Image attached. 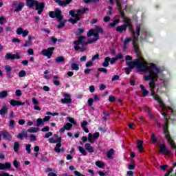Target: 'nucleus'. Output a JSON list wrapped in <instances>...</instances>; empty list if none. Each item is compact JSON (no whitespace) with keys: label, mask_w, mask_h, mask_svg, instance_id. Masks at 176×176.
<instances>
[{"label":"nucleus","mask_w":176,"mask_h":176,"mask_svg":"<svg viewBox=\"0 0 176 176\" xmlns=\"http://www.w3.org/2000/svg\"><path fill=\"white\" fill-rule=\"evenodd\" d=\"M133 46L135 50V53H136L137 59L131 61V60H133V57H131L130 55L126 56L125 60L126 61V65H128L131 69H133V68L136 67L138 71L144 72V74H146L144 76V80H151V82L148 83V86L151 96L153 97L155 101L159 102L160 106L162 109V115L163 116H166L168 112L167 108L168 107H166L164 103H163V101H162V99L159 97V96H157V94H156L155 90L157 91L159 89H156V84L155 83V82L157 81V79H159V75L162 74V69H160L159 67H157L156 65L153 63L148 65V63L144 60V58H142V56H141V54H140L138 40L136 38H134L133 40Z\"/></svg>","instance_id":"obj_1"},{"label":"nucleus","mask_w":176,"mask_h":176,"mask_svg":"<svg viewBox=\"0 0 176 176\" xmlns=\"http://www.w3.org/2000/svg\"><path fill=\"white\" fill-rule=\"evenodd\" d=\"M98 34H104V30H102V28L100 26H96L95 29H91L87 33V36L90 37L93 35L94 36V38H91L87 41L86 39V36H80L78 38V41H74V50H79L80 49L79 45H82V46H87L89 43H94V42H97L99 38Z\"/></svg>","instance_id":"obj_2"},{"label":"nucleus","mask_w":176,"mask_h":176,"mask_svg":"<svg viewBox=\"0 0 176 176\" xmlns=\"http://www.w3.org/2000/svg\"><path fill=\"white\" fill-rule=\"evenodd\" d=\"M86 12H89V8H84L82 10H77L76 11L70 10L69 14L73 18L69 19V23L72 24H76L79 20H80V16L82 14H85Z\"/></svg>","instance_id":"obj_3"},{"label":"nucleus","mask_w":176,"mask_h":176,"mask_svg":"<svg viewBox=\"0 0 176 176\" xmlns=\"http://www.w3.org/2000/svg\"><path fill=\"white\" fill-rule=\"evenodd\" d=\"M140 30H141V28L140 27V25H136V34H137V37H135V32H134V30H132V35H133V38H126L124 41V45H123V49L124 51L126 52V49H127V45H129V43H130V41L134 40V38H135L136 39L138 40V36H140Z\"/></svg>","instance_id":"obj_4"},{"label":"nucleus","mask_w":176,"mask_h":176,"mask_svg":"<svg viewBox=\"0 0 176 176\" xmlns=\"http://www.w3.org/2000/svg\"><path fill=\"white\" fill-rule=\"evenodd\" d=\"M123 19H124V23L126 25L118 26L116 29V31H117V32H122L123 31H126L127 30V27H129L130 30L132 32L133 30H131V21L130 20V19L126 16H123Z\"/></svg>","instance_id":"obj_5"},{"label":"nucleus","mask_w":176,"mask_h":176,"mask_svg":"<svg viewBox=\"0 0 176 176\" xmlns=\"http://www.w3.org/2000/svg\"><path fill=\"white\" fill-rule=\"evenodd\" d=\"M168 126L167 125V118H166L165 124L163 125L164 133L165 134V137L168 144H170V146H172V148H175V143L174 142V140H171V138L170 137V133H168Z\"/></svg>","instance_id":"obj_6"},{"label":"nucleus","mask_w":176,"mask_h":176,"mask_svg":"<svg viewBox=\"0 0 176 176\" xmlns=\"http://www.w3.org/2000/svg\"><path fill=\"white\" fill-rule=\"evenodd\" d=\"M50 17H52V19H54V17H56L58 21H61V20H63L61 10L56 9L55 12L53 11L50 12Z\"/></svg>","instance_id":"obj_7"},{"label":"nucleus","mask_w":176,"mask_h":176,"mask_svg":"<svg viewBox=\"0 0 176 176\" xmlns=\"http://www.w3.org/2000/svg\"><path fill=\"white\" fill-rule=\"evenodd\" d=\"M54 50V47H49L48 49H44L41 51V54L43 56H45L48 58H52V56L53 54V51Z\"/></svg>","instance_id":"obj_8"},{"label":"nucleus","mask_w":176,"mask_h":176,"mask_svg":"<svg viewBox=\"0 0 176 176\" xmlns=\"http://www.w3.org/2000/svg\"><path fill=\"white\" fill-rule=\"evenodd\" d=\"M5 58L6 60H20V58H21V56H20V54L17 52L16 54L7 53L5 55Z\"/></svg>","instance_id":"obj_9"},{"label":"nucleus","mask_w":176,"mask_h":176,"mask_svg":"<svg viewBox=\"0 0 176 176\" xmlns=\"http://www.w3.org/2000/svg\"><path fill=\"white\" fill-rule=\"evenodd\" d=\"M64 98H62L60 102L62 104H71L72 102V99L71 98V95L67 93L63 94Z\"/></svg>","instance_id":"obj_10"},{"label":"nucleus","mask_w":176,"mask_h":176,"mask_svg":"<svg viewBox=\"0 0 176 176\" xmlns=\"http://www.w3.org/2000/svg\"><path fill=\"white\" fill-rule=\"evenodd\" d=\"M99 137H100V133L98 132H96L93 135L91 134V133H89L88 134V141L89 142L93 143L96 141V140H98Z\"/></svg>","instance_id":"obj_11"},{"label":"nucleus","mask_w":176,"mask_h":176,"mask_svg":"<svg viewBox=\"0 0 176 176\" xmlns=\"http://www.w3.org/2000/svg\"><path fill=\"white\" fill-rule=\"evenodd\" d=\"M16 35H22L23 38H25L30 34V31L23 29L22 28H18L16 29Z\"/></svg>","instance_id":"obj_12"},{"label":"nucleus","mask_w":176,"mask_h":176,"mask_svg":"<svg viewBox=\"0 0 176 176\" xmlns=\"http://www.w3.org/2000/svg\"><path fill=\"white\" fill-rule=\"evenodd\" d=\"M49 142L50 144H58L61 142V138L58 137L56 134H54L52 138L49 139Z\"/></svg>","instance_id":"obj_13"},{"label":"nucleus","mask_w":176,"mask_h":176,"mask_svg":"<svg viewBox=\"0 0 176 176\" xmlns=\"http://www.w3.org/2000/svg\"><path fill=\"white\" fill-rule=\"evenodd\" d=\"M36 10L38 11V14H41L42 12H43V8H45V3H39L37 1V4H36Z\"/></svg>","instance_id":"obj_14"},{"label":"nucleus","mask_w":176,"mask_h":176,"mask_svg":"<svg viewBox=\"0 0 176 176\" xmlns=\"http://www.w3.org/2000/svg\"><path fill=\"white\" fill-rule=\"evenodd\" d=\"M10 168H12L10 162H6L4 164L0 162V170H10Z\"/></svg>","instance_id":"obj_15"},{"label":"nucleus","mask_w":176,"mask_h":176,"mask_svg":"<svg viewBox=\"0 0 176 176\" xmlns=\"http://www.w3.org/2000/svg\"><path fill=\"white\" fill-rule=\"evenodd\" d=\"M56 3L59 5V6H67V5H69L71 2H72V0H65V1H61V0H54Z\"/></svg>","instance_id":"obj_16"},{"label":"nucleus","mask_w":176,"mask_h":176,"mask_svg":"<svg viewBox=\"0 0 176 176\" xmlns=\"http://www.w3.org/2000/svg\"><path fill=\"white\" fill-rule=\"evenodd\" d=\"M26 5L28 8H34L36 5H38V1L36 0H26Z\"/></svg>","instance_id":"obj_17"},{"label":"nucleus","mask_w":176,"mask_h":176,"mask_svg":"<svg viewBox=\"0 0 176 176\" xmlns=\"http://www.w3.org/2000/svg\"><path fill=\"white\" fill-rule=\"evenodd\" d=\"M85 151L89 152V153H93L94 152V147H93V146L89 143H86L85 144Z\"/></svg>","instance_id":"obj_18"},{"label":"nucleus","mask_w":176,"mask_h":176,"mask_svg":"<svg viewBox=\"0 0 176 176\" xmlns=\"http://www.w3.org/2000/svg\"><path fill=\"white\" fill-rule=\"evenodd\" d=\"M10 105L12 107H20L21 105H24V102H21L19 100H11L10 102Z\"/></svg>","instance_id":"obj_19"},{"label":"nucleus","mask_w":176,"mask_h":176,"mask_svg":"<svg viewBox=\"0 0 176 176\" xmlns=\"http://www.w3.org/2000/svg\"><path fill=\"white\" fill-rule=\"evenodd\" d=\"M119 12H122V3H126L127 0H116Z\"/></svg>","instance_id":"obj_20"},{"label":"nucleus","mask_w":176,"mask_h":176,"mask_svg":"<svg viewBox=\"0 0 176 176\" xmlns=\"http://www.w3.org/2000/svg\"><path fill=\"white\" fill-rule=\"evenodd\" d=\"M160 151L161 153H164V155H170L169 151L166 148V146L164 144H161L160 146Z\"/></svg>","instance_id":"obj_21"},{"label":"nucleus","mask_w":176,"mask_h":176,"mask_svg":"<svg viewBox=\"0 0 176 176\" xmlns=\"http://www.w3.org/2000/svg\"><path fill=\"white\" fill-rule=\"evenodd\" d=\"M8 113V105L6 104H3V107L0 109V115L3 116Z\"/></svg>","instance_id":"obj_22"},{"label":"nucleus","mask_w":176,"mask_h":176,"mask_svg":"<svg viewBox=\"0 0 176 176\" xmlns=\"http://www.w3.org/2000/svg\"><path fill=\"white\" fill-rule=\"evenodd\" d=\"M1 135L3 136V138L4 140H12V135H10V134H9V132L6 131H3L1 133Z\"/></svg>","instance_id":"obj_23"},{"label":"nucleus","mask_w":176,"mask_h":176,"mask_svg":"<svg viewBox=\"0 0 176 176\" xmlns=\"http://www.w3.org/2000/svg\"><path fill=\"white\" fill-rule=\"evenodd\" d=\"M27 137H28L27 132L23 131L19 133L16 138H19V140H24V138H27Z\"/></svg>","instance_id":"obj_24"},{"label":"nucleus","mask_w":176,"mask_h":176,"mask_svg":"<svg viewBox=\"0 0 176 176\" xmlns=\"http://www.w3.org/2000/svg\"><path fill=\"white\" fill-rule=\"evenodd\" d=\"M140 87L142 91V97H146V96H148V94H149V91L148 90H146L145 89V87H144V85H140Z\"/></svg>","instance_id":"obj_25"},{"label":"nucleus","mask_w":176,"mask_h":176,"mask_svg":"<svg viewBox=\"0 0 176 176\" xmlns=\"http://www.w3.org/2000/svg\"><path fill=\"white\" fill-rule=\"evenodd\" d=\"M143 144L144 142L142 140H138V149L140 153L144 151V147H142Z\"/></svg>","instance_id":"obj_26"},{"label":"nucleus","mask_w":176,"mask_h":176,"mask_svg":"<svg viewBox=\"0 0 176 176\" xmlns=\"http://www.w3.org/2000/svg\"><path fill=\"white\" fill-rule=\"evenodd\" d=\"M87 124H88L87 121H82V122L81 123V127L84 130V131L86 133H89V129H87V127H86V126H87Z\"/></svg>","instance_id":"obj_27"},{"label":"nucleus","mask_w":176,"mask_h":176,"mask_svg":"<svg viewBox=\"0 0 176 176\" xmlns=\"http://www.w3.org/2000/svg\"><path fill=\"white\" fill-rule=\"evenodd\" d=\"M113 153H115V150L113 148H111L109 151L107 153V157L108 159H112V156H113Z\"/></svg>","instance_id":"obj_28"},{"label":"nucleus","mask_w":176,"mask_h":176,"mask_svg":"<svg viewBox=\"0 0 176 176\" xmlns=\"http://www.w3.org/2000/svg\"><path fill=\"white\" fill-rule=\"evenodd\" d=\"M109 61H111V58L106 57L104 58V63L102 64V67H107L109 66Z\"/></svg>","instance_id":"obj_29"},{"label":"nucleus","mask_w":176,"mask_h":176,"mask_svg":"<svg viewBox=\"0 0 176 176\" xmlns=\"http://www.w3.org/2000/svg\"><path fill=\"white\" fill-rule=\"evenodd\" d=\"M61 143H57L55 148H54V152H56V153H60L61 152Z\"/></svg>","instance_id":"obj_30"},{"label":"nucleus","mask_w":176,"mask_h":176,"mask_svg":"<svg viewBox=\"0 0 176 176\" xmlns=\"http://www.w3.org/2000/svg\"><path fill=\"white\" fill-rule=\"evenodd\" d=\"M6 72H7V76L9 77L10 76L11 74H12V67L9 66V65H6L4 67Z\"/></svg>","instance_id":"obj_31"},{"label":"nucleus","mask_w":176,"mask_h":176,"mask_svg":"<svg viewBox=\"0 0 176 176\" xmlns=\"http://www.w3.org/2000/svg\"><path fill=\"white\" fill-rule=\"evenodd\" d=\"M55 63H65V58L64 56H58L55 58Z\"/></svg>","instance_id":"obj_32"},{"label":"nucleus","mask_w":176,"mask_h":176,"mask_svg":"<svg viewBox=\"0 0 176 176\" xmlns=\"http://www.w3.org/2000/svg\"><path fill=\"white\" fill-rule=\"evenodd\" d=\"M8 91H6V90H3L0 92V98L1 99L6 98V97H8Z\"/></svg>","instance_id":"obj_33"},{"label":"nucleus","mask_w":176,"mask_h":176,"mask_svg":"<svg viewBox=\"0 0 176 176\" xmlns=\"http://www.w3.org/2000/svg\"><path fill=\"white\" fill-rule=\"evenodd\" d=\"M23 8H24V3H19V5L16 6L14 12H20V10H21Z\"/></svg>","instance_id":"obj_34"},{"label":"nucleus","mask_w":176,"mask_h":176,"mask_svg":"<svg viewBox=\"0 0 176 176\" xmlns=\"http://www.w3.org/2000/svg\"><path fill=\"white\" fill-rule=\"evenodd\" d=\"M151 142H152L153 144H156L157 141V138H156V134L155 133H151V138L150 139Z\"/></svg>","instance_id":"obj_35"},{"label":"nucleus","mask_w":176,"mask_h":176,"mask_svg":"<svg viewBox=\"0 0 176 176\" xmlns=\"http://www.w3.org/2000/svg\"><path fill=\"white\" fill-rule=\"evenodd\" d=\"M39 130H40L39 128L31 127L28 129V133H38V131H39Z\"/></svg>","instance_id":"obj_36"},{"label":"nucleus","mask_w":176,"mask_h":176,"mask_svg":"<svg viewBox=\"0 0 176 176\" xmlns=\"http://www.w3.org/2000/svg\"><path fill=\"white\" fill-rule=\"evenodd\" d=\"M95 164L100 168H102L105 166V164L102 161H97L95 162Z\"/></svg>","instance_id":"obj_37"},{"label":"nucleus","mask_w":176,"mask_h":176,"mask_svg":"<svg viewBox=\"0 0 176 176\" xmlns=\"http://www.w3.org/2000/svg\"><path fill=\"white\" fill-rule=\"evenodd\" d=\"M78 151L83 155V156H86L87 155V151H86V149L82 146H78Z\"/></svg>","instance_id":"obj_38"},{"label":"nucleus","mask_w":176,"mask_h":176,"mask_svg":"<svg viewBox=\"0 0 176 176\" xmlns=\"http://www.w3.org/2000/svg\"><path fill=\"white\" fill-rule=\"evenodd\" d=\"M36 126L39 127L40 126H45V123L43 122V120L42 118H38L36 120Z\"/></svg>","instance_id":"obj_39"},{"label":"nucleus","mask_w":176,"mask_h":176,"mask_svg":"<svg viewBox=\"0 0 176 176\" xmlns=\"http://www.w3.org/2000/svg\"><path fill=\"white\" fill-rule=\"evenodd\" d=\"M72 69L73 71H79V65L77 63H72Z\"/></svg>","instance_id":"obj_40"},{"label":"nucleus","mask_w":176,"mask_h":176,"mask_svg":"<svg viewBox=\"0 0 176 176\" xmlns=\"http://www.w3.org/2000/svg\"><path fill=\"white\" fill-rule=\"evenodd\" d=\"M20 148V144L19 142H16L14 143V152H19V149Z\"/></svg>","instance_id":"obj_41"},{"label":"nucleus","mask_w":176,"mask_h":176,"mask_svg":"<svg viewBox=\"0 0 176 176\" xmlns=\"http://www.w3.org/2000/svg\"><path fill=\"white\" fill-rule=\"evenodd\" d=\"M65 130L69 131L72 129V124L67 122L64 125Z\"/></svg>","instance_id":"obj_42"},{"label":"nucleus","mask_w":176,"mask_h":176,"mask_svg":"<svg viewBox=\"0 0 176 176\" xmlns=\"http://www.w3.org/2000/svg\"><path fill=\"white\" fill-rule=\"evenodd\" d=\"M144 112H148V116L152 118V113H151V109L149 107L144 106Z\"/></svg>","instance_id":"obj_43"},{"label":"nucleus","mask_w":176,"mask_h":176,"mask_svg":"<svg viewBox=\"0 0 176 176\" xmlns=\"http://www.w3.org/2000/svg\"><path fill=\"white\" fill-rule=\"evenodd\" d=\"M27 76V72H25V71L24 70H21L19 73V78H24V76Z\"/></svg>","instance_id":"obj_44"},{"label":"nucleus","mask_w":176,"mask_h":176,"mask_svg":"<svg viewBox=\"0 0 176 176\" xmlns=\"http://www.w3.org/2000/svg\"><path fill=\"white\" fill-rule=\"evenodd\" d=\"M119 21H120V19H118L115 20L114 21H113L112 23H109V26L115 27V25H116L118 24V23H119Z\"/></svg>","instance_id":"obj_45"},{"label":"nucleus","mask_w":176,"mask_h":176,"mask_svg":"<svg viewBox=\"0 0 176 176\" xmlns=\"http://www.w3.org/2000/svg\"><path fill=\"white\" fill-rule=\"evenodd\" d=\"M69 122H70V123H72V124H74V126H76V122L75 121V120L72 118H67Z\"/></svg>","instance_id":"obj_46"},{"label":"nucleus","mask_w":176,"mask_h":176,"mask_svg":"<svg viewBox=\"0 0 176 176\" xmlns=\"http://www.w3.org/2000/svg\"><path fill=\"white\" fill-rule=\"evenodd\" d=\"M30 140L32 142L36 141V136L34 134L30 135Z\"/></svg>","instance_id":"obj_47"},{"label":"nucleus","mask_w":176,"mask_h":176,"mask_svg":"<svg viewBox=\"0 0 176 176\" xmlns=\"http://www.w3.org/2000/svg\"><path fill=\"white\" fill-rule=\"evenodd\" d=\"M32 45V42L30 41H25V43L23 44V47H27L28 46H31Z\"/></svg>","instance_id":"obj_48"},{"label":"nucleus","mask_w":176,"mask_h":176,"mask_svg":"<svg viewBox=\"0 0 176 176\" xmlns=\"http://www.w3.org/2000/svg\"><path fill=\"white\" fill-rule=\"evenodd\" d=\"M25 150L27 151L28 153H31V144H27Z\"/></svg>","instance_id":"obj_49"},{"label":"nucleus","mask_w":176,"mask_h":176,"mask_svg":"<svg viewBox=\"0 0 176 176\" xmlns=\"http://www.w3.org/2000/svg\"><path fill=\"white\" fill-rule=\"evenodd\" d=\"M92 65H93V60H89V61H88V62L86 63L85 67H86L87 68H89V67H91Z\"/></svg>","instance_id":"obj_50"},{"label":"nucleus","mask_w":176,"mask_h":176,"mask_svg":"<svg viewBox=\"0 0 176 176\" xmlns=\"http://www.w3.org/2000/svg\"><path fill=\"white\" fill-rule=\"evenodd\" d=\"M15 94H16V97H21V90L16 89L15 91Z\"/></svg>","instance_id":"obj_51"},{"label":"nucleus","mask_w":176,"mask_h":176,"mask_svg":"<svg viewBox=\"0 0 176 176\" xmlns=\"http://www.w3.org/2000/svg\"><path fill=\"white\" fill-rule=\"evenodd\" d=\"M98 71H99L100 72H104V74H107V72H108V70L103 67L98 68Z\"/></svg>","instance_id":"obj_52"},{"label":"nucleus","mask_w":176,"mask_h":176,"mask_svg":"<svg viewBox=\"0 0 176 176\" xmlns=\"http://www.w3.org/2000/svg\"><path fill=\"white\" fill-rule=\"evenodd\" d=\"M52 135H53V133L47 132L45 134L44 137L45 138H49L50 137H52Z\"/></svg>","instance_id":"obj_53"},{"label":"nucleus","mask_w":176,"mask_h":176,"mask_svg":"<svg viewBox=\"0 0 176 176\" xmlns=\"http://www.w3.org/2000/svg\"><path fill=\"white\" fill-rule=\"evenodd\" d=\"M10 129H14V120H10Z\"/></svg>","instance_id":"obj_54"},{"label":"nucleus","mask_w":176,"mask_h":176,"mask_svg":"<svg viewBox=\"0 0 176 176\" xmlns=\"http://www.w3.org/2000/svg\"><path fill=\"white\" fill-rule=\"evenodd\" d=\"M116 100V98H115V96H110L109 97V102H113V101H115Z\"/></svg>","instance_id":"obj_55"},{"label":"nucleus","mask_w":176,"mask_h":176,"mask_svg":"<svg viewBox=\"0 0 176 176\" xmlns=\"http://www.w3.org/2000/svg\"><path fill=\"white\" fill-rule=\"evenodd\" d=\"M3 23H6V19L3 16H0V24L2 25Z\"/></svg>","instance_id":"obj_56"},{"label":"nucleus","mask_w":176,"mask_h":176,"mask_svg":"<svg viewBox=\"0 0 176 176\" xmlns=\"http://www.w3.org/2000/svg\"><path fill=\"white\" fill-rule=\"evenodd\" d=\"M28 54L30 56H34V50H32V48H30L28 50Z\"/></svg>","instance_id":"obj_57"},{"label":"nucleus","mask_w":176,"mask_h":176,"mask_svg":"<svg viewBox=\"0 0 176 176\" xmlns=\"http://www.w3.org/2000/svg\"><path fill=\"white\" fill-rule=\"evenodd\" d=\"M65 25V22H61L58 26L57 28L60 30V28H63Z\"/></svg>","instance_id":"obj_58"},{"label":"nucleus","mask_w":176,"mask_h":176,"mask_svg":"<svg viewBox=\"0 0 176 176\" xmlns=\"http://www.w3.org/2000/svg\"><path fill=\"white\" fill-rule=\"evenodd\" d=\"M32 101L34 105H38V104H39V102H38L35 98H32Z\"/></svg>","instance_id":"obj_59"},{"label":"nucleus","mask_w":176,"mask_h":176,"mask_svg":"<svg viewBox=\"0 0 176 176\" xmlns=\"http://www.w3.org/2000/svg\"><path fill=\"white\" fill-rule=\"evenodd\" d=\"M74 175H75L76 176H85V175L80 173L79 171H78V170H75V171H74Z\"/></svg>","instance_id":"obj_60"},{"label":"nucleus","mask_w":176,"mask_h":176,"mask_svg":"<svg viewBox=\"0 0 176 176\" xmlns=\"http://www.w3.org/2000/svg\"><path fill=\"white\" fill-rule=\"evenodd\" d=\"M49 130H50L49 126H45L44 128H43L41 129V131H43V133H46V132L49 131Z\"/></svg>","instance_id":"obj_61"},{"label":"nucleus","mask_w":176,"mask_h":176,"mask_svg":"<svg viewBox=\"0 0 176 176\" xmlns=\"http://www.w3.org/2000/svg\"><path fill=\"white\" fill-rule=\"evenodd\" d=\"M109 20H111V17H109V16H104L103 18V21L104 23H108V21H109Z\"/></svg>","instance_id":"obj_62"},{"label":"nucleus","mask_w":176,"mask_h":176,"mask_svg":"<svg viewBox=\"0 0 176 176\" xmlns=\"http://www.w3.org/2000/svg\"><path fill=\"white\" fill-rule=\"evenodd\" d=\"M111 80L113 82L115 81V80H119V76L118 75L113 76Z\"/></svg>","instance_id":"obj_63"},{"label":"nucleus","mask_w":176,"mask_h":176,"mask_svg":"<svg viewBox=\"0 0 176 176\" xmlns=\"http://www.w3.org/2000/svg\"><path fill=\"white\" fill-rule=\"evenodd\" d=\"M87 104L89 107H91V105H93V98H89L87 101Z\"/></svg>","instance_id":"obj_64"}]
</instances>
